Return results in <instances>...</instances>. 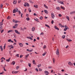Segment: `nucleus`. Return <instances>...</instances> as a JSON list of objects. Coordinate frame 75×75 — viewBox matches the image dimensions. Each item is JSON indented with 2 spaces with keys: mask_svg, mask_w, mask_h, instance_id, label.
<instances>
[{
  "mask_svg": "<svg viewBox=\"0 0 75 75\" xmlns=\"http://www.w3.org/2000/svg\"><path fill=\"white\" fill-rule=\"evenodd\" d=\"M18 26V24H16L14 25L16 27V28H17V27Z\"/></svg>",
  "mask_w": 75,
  "mask_h": 75,
  "instance_id": "27",
  "label": "nucleus"
},
{
  "mask_svg": "<svg viewBox=\"0 0 75 75\" xmlns=\"http://www.w3.org/2000/svg\"><path fill=\"white\" fill-rule=\"evenodd\" d=\"M34 21H38V22H39L38 21V19L37 18H36V19H34Z\"/></svg>",
  "mask_w": 75,
  "mask_h": 75,
  "instance_id": "17",
  "label": "nucleus"
},
{
  "mask_svg": "<svg viewBox=\"0 0 75 75\" xmlns=\"http://www.w3.org/2000/svg\"><path fill=\"white\" fill-rule=\"evenodd\" d=\"M45 75H48L49 74V72L47 71H45Z\"/></svg>",
  "mask_w": 75,
  "mask_h": 75,
  "instance_id": "3",
  "label": "nucleus"
},
{
  "mask_svg": "<svg viewBox=\"0 0 75 75\" xmlns=\"http://www.w3.org/2000/svg\"><path fill=\"white\" fill-rule=\"evenodd\" d=\"M56 9H57V10H60V8L59 7H56Z\"/></svg>",
  "mask_w": 75,
  "mask_h": 75,
  "instance_id": "21",
  "label": "nucleus"
},
{
  "mask_svg": "<svg viewBox=\"0 0 75 75\" xmlns=\"http://www.w3.org/2000/svg\"><path fill=\"white\" fill-rule=\"evenodd\" d=\"M21 30H22V31H24V29H23L22 28H21Z\"/></svg>",
  "mask_w": 75,
  "mask_h": 75,
  "instance_id": "62",
  "label": "nucleus"
},
{
  "mask_svg": "<svg viewBox=\"0 0 75 75\" xmlns=\"http://www.w3.org/2000/svg\"><path fill=\"white\" fill-rule=\"evenodd\" d=\"M42 18H43V17H42V16H41L40 18V20H42Z\"/></svg>",
  "mask_w": 75,
  "mask_h": 75,
  "instance_id": "38",
  "label": "nucleus"
},
{
  "mask_svg": "<svg viewBox=\"0 0 75 75\" xmlns=\"http://www.w3.org/2000/svg\"><path fill=\"white\" fill-rule=\"evenodd\" d=\"M28 55H29V54H28V55H26V56H25V57H26V58H27V57H28Z\"/></svg>",
  "mask_w": 75,
  "mask_h": 75,
  "instance_id": "50",
  "label": "nucleus"
},
{
  "mask_svg": "<svg viewBox=\"0 0 75 75\" xmlns=\"http://www.w3.org/2000/svg\"><path fill=\"white\" fill-rule=\"evenodd\" d=\"M62 38L63 39H64V38L65 37V35H63V36H62Z\"/></svg>",
  "mask_w": 75,
  "mask_h": 75,
  "instance_id": "29",
  "label": "nucleus"
},
{
  "mask_svg": "<svg viewBox=\"0 0 75 75\" xmlns=\"http://www.w3.org/2000/svg\"><path fill=\"white\" fill-rule=\"evenodd\" d=\"M3 31H4V29H3L1 32V33H3Z\"/></svg>",
  "mask_w": 75,
  "mask_h": 75,
  "instance_id": "53",
  "label": "nucleus"
},
{
  "mask_svg": "<svg viewBox=\"0 0 75 75\" xmlns=\"http://www.w3.org/2000/svg\"><path fill=\"white\" fill-rule=\"evenodd\" d=\"M60 3V4H64V1H63V2L61 1Z\"/></svg>",
  "mask_w": 75,
  "mask_h": 75,
  "instance_id": "32",
  "label": "nucleus"
},
{
  "mask_svg": "<svg viewBox=\"0 0 75 75\" xmlns=\"http://www.w3.org/2000/svg\"><path fill=\"white\" fill-rule=\"evenodd\" d=\"M44 12L46 13V14H48V12L47 10H45Z\"/></svg>",
  "mask_w": 75,
  "mask_h": 75,
  "instance_id": "6",
  "label": "nucleus"
},
{
  "mask_svg": "<svg viewBox=\"0 0 75 75\" xmlns=\"http://www.w3.org/2000/svg\"><path fill=\"white\" fill-rule=\"evenodd\" d=\"M15 63H16V62L14 61H13L12 63H11V65H14L15 64Z\"/></svg>",
  "mask_w": 75,
  "mask_h": 75,
  "instance_id": "5",
  "label": "nucleus"
},
{
  "mask_svg": "<svg viewBox=\"0 0 75 75\" xmlns=\"http://www.w3.org/2000/svg\"><path fill=\"white\" fill-rule=\"evenodd\" d=\"M4 71H7V70H6V69H5V67H4Z\"/></svg>",
  "mask_w": 75,
  "mask_h": 75,
  "instance_id": "49",
  "label": "nucleus"
},
{
  "mask_svg": "<svg viewBox=\"0 0 75 75\" xmlns=\"http://www.w3.org/2000/svg\"><path fill=\"white\" fill-rule=\"evenodd\" d=\"M13 28H16V27H15V26H13Z\"/></svg>",
  "mask_w": 75,
  "mask_h": 75,
  "instance_id": "60",
  "label": "nucleus"
},
{
  "mask_svg": "<svg viewBox=\"0 0 75 75\" xmlns=\"http://www.w3.org/2000/svg\"><path fill=\"white\" fill-rule=\"evenodd\" d=\"M15 32L16 33H17L18 31V30H15Z\"/></svg>",
  "mask_w": 75,
  "mask_h": 75,
  "instance_id": "42",
  "label": "nucleus"
},
{
  "mask_svg": "<svg viewBox=\"0 0 75 75\" xmlns=\"http://www.w3.org/2000/svg\"><path fill=\"white\" fill-rule=\"evenodd\" d=\"M0 48L1 49V51H3V47H2V46H0Z\"/></svg>",
  "mask_w": 75,
  "mask_h": 75,
  "instance_id": "9",
  "label": "nucleus"
},
{
  "mask_svg": "<svg viewBox=\"0 0 75 75\" xmlns=\"http://www.w3.org/2000/svg\"><path fill=\"white\" fill-rule=\"evenodd\" d=\"M13 3L14 4H17V2L14 1L13 2Z\"/></svg>",
  "mask_w": 75,
  "mask_h": 75,
  "instance_id": "36",
  "label": "nucleus"
},
{
  "mask_svg": "<svg viewBox=\"0 0 75 75\" xmlns=\"http://www.w3.org/2000/svg\"><path fill=\"white\" fill-rule=\"evenodd\" d=\"M67 40L68 41H69L70 42H71V41H72V40H71L70 39L69 40L67 39Z\"/></svg>",
  "mask_w": 75,
  "mask_h": 75,
  "instance_id": "20",
  "label": "nucleus"
},
{
  "mask_svg": "<svg viewBox=\"0 0 75 75\" xmlns=\"http://www.w3.org/2000/svg\"><path fill=\"white\" fill-rule=\"evenodd\" d=\"M3 24V23H2V22L0 23V26H1V25H2Z\"/></svg>",
  "mask_w": 75,
  "mask_h": 75,
  "instance_id": "22",
  "label": "nucleus"
},
{
  "mask_svg": "<svg viewBox=\"0 0 75 75\" xmlns=\"http://www.w3.org/2000/svg\"><path fill=\"white\" fill-rule=\"evenodd\" d=\"M10 59H11V58L10 57L8 59H6V62H9L10 61Z\"/></svg>",
  "mask_w": 75,
  "mask_h": 75,
  "instance_id": "8",
  "label": "nucleus"
},
{
  "mask_svg": "<svg viewBox=\"0 0 75 75\" xmlns=\"http://www.w3.org/2000/svg\"><path fill=\"white\" fill-rule=\"evenodd\" d=\"M25 4H26V6H27L28 7H29V6H30V5L28 4V3H25Z\"/></svg>",
  "mask_w": 75,
  "mask_h": 75,
  "instance_id": "13",
  "label": "nucleus"
},
{
  "mask_svg": "<svg viewBox=\"0 0 75 75\" xmlns=\"http://www.w3.org/2000/svg\"><path fill=\"white\" fill-rule=\"evenodd\" d=\"M15 11H16V12H18V8H16Z\"/></svg>",
  "mask_w": 75,
  "mask_h": 75,
  "instance_id": "19",
  "label": "nucleus"
},
{
  "mask_svg": "<svg viewBox=\"0 0 75 75\" xmlns=\"http://www.w3.org/2000/svg\"><path fill=\"white\" fill-rule=\"evenodd\" d=\"M34 6L35 7V8H38V6H37V5H34Z\"/></svg>",
  "mask_w": 75,
  "mask_h": 75,
  "instance_id": "24",
  "label": "nucleus"
},
{
  "mask_svg": "<svg viewBox=\"0 0 75 75\" xmlns=\"http://www.w3.org/2000/svg\"><path fill=\"white\" fill-rule=\"evenodd\" d=\"M10 46H11V48H14V47L13 45H11Z\"/></svg>",
  "mask_w": 75,
  "mask_h": 75,
  "instance_id": "34",
  "label": "nucleus"
},
{
  "mask_svg": "<svg viewBox=\"0 0 75 75\" xmlns=\"http://www.w3.org/2000/svg\"><path fill=\"white\" fill-rule=\"evenodd\" d=\"M3 29V26H1L0 27V29L2 30Z\"/></svg>",
  "mask_w": 75,
  "mask_h": 75,
  "instance_id": "47",
  "label": "nucleus"
},
{
  "mask_svg": "<svg viewBox=\"0 0 75 75\" xmlns=\"http://www.w3.org/2000/svg\"><path fill=\"white\" fill-rule=\"evenodd\" d=\"M61 2V1H59V0L57 1V2L58 3H60Z\"/></svg>",
  "mask_w": 75,
  "mask_h": 75,
  "instance_id": "43",
  "label": "nucleus"
},
{
  "mask_svg": "<svg viewBox=\"0 0 75 75\" xmlns=\"http://www.w3.org/2000/svg\"><path fill=\"white\" fill-rule=\"evenodd\" d=\"M46 48V45H44L43 46V48Z\"/></svg>",
  "mask_w": 75,
  "mask_h": 75,
  "instance_id": "57",
  "label": "nucleus"
},
{
  "mask_svg": "<svg viewBox=\"0 0 75 75\" xmlns=\"http://www.w3.org/2000/svg\"><path fill=\"white\" fill-rule=\"evenodd\" d=\"M20 22V21H15V23H17Z\"/></svg>",
  "mask_w": 75,
  "mask_h": 75,
  "instance_id": "30",
  "label": "nucleus"
},
{
  "mask_svg": "<svg viewBox=\"0 0 75 75\" xmlns=\"http://www.w3.org/2000/svg\"><path fill=\"white\" fill-rule=\"evenodd\" d=\"M18 13H19V14H21V12H20V11L19 10L18 11Z\"/></svg>",
  "mask_w": 75,
  "mask_h": 75,
  "instance_id": "44",
  "label": "nucleus"
},
{
  "mask_svg": "<svg viewBox=\"0 0 75 75\" xmlns=\"http://www.w3.org/2000/svg\"><path fill=\"white\" fill-rule=\"evenodd\" d=\"M61 8H62V9H63V10H64V8L63 7L61 6Z\"/></svg>",
  "mask_w": 75,
  "mask_h": 75,
  "instance_id": "41",
  "label": "nucleus"
},
{
  "mask_svg": "<svg viewBox=\"0 0 75 75\" xmlns=\"http://www.w3.org/2000/svg\"><path fill=\"white\" fill-rule=\"evenodd\" d=\"M66 17L67 18V19L68 20V21H69V16H66Z\"/></svg>",
  "mask_w": 75,
  "mask_h": 75,
  "instance_id": "12",
  "label": "nucleus"
},
{
  "mask_svg": "<svg viewBox=\"0 0 75 75\" xmlns=\"http://www.w3.org/2000/svg\"><path fill=\"white\" fill-rule=\"evenodd\" d=\"M59 17H62V15L61 14H59Z\"/></svg>",
  "mask_w": 75,
  "mask_h": 75,
  "instance_id": "55",
  "label": "nucleus"
},
{
  "mask_svg": "<svg viewBox=\"0 0 75 75\" xmlns=\"http://www.w3.org/2000/svg\"><path fill=\"white\" fill-rule=\"evenodd\" d=\"M20 68V67H19V66H17L16 67V69H18V68Z\"/></svg>",
  "mask_w": 75,
  "mask_h": 75,
  "instance_id": "45",
  "label": "nucleus"
},
{
  "mask_svg": "<svg viewBox=\"0 0 75 75\" xmlns=\"http://www.w3.org/2000/svg\"><path fill=\"white\" fill-rule=\"evenodd\" d=\"M51 14L52 15V18L54 19V17H55V15H54V13H52Z\"/></svg>",
  "mask_w": 75,
  "mask_h": 75,
  "instance_id": "2",
  "label": "nucleus"
},
{
  "mask_svg": "<svg viewBox=\"0 0 75 75\" xmlns=\"http://www.w3.org/2000/svg\"><path fill=\"white\" fill-rule=\"evenodd\" d=\"M68 64L69 65H73V64H72V63H71V62H68Z\"/></svg>",
  "mask_w": 75,
  "mask_h": 75,
  "instance_id": "10",
  "label": "nucleus"
},
{
  "mask_svg": "<svg viewBox=\"0 0 75 75\" xmlns=\"http://www.w3.org/2000/svg\"><path fill=\"white\" fill-rule=\"evenodd\" d=\"M10 41H11V39H9L8 40V42H10Z\"/></svg>",
  "mask_w": 75,
  "mask_h": 75,
  "instance_id": "37",
  "label": "nucleus"
},
{
  "mask_svg": "<svg viewBox=\"0 0 75 75\" xmlns=\"http://www.w3.org/2000/svg\"><path fill=\"white\" fill-rule=\"evenodd\" d=\"M4 47V50L5 49V48H6V44L4 45V46L3 47Z\"/></svg>",
  "mask_w": 75,
  "mask_h": 75,
  "instance_id": "48",
  "label": "nucleus"
},
{
  "mask_svg": "<svg viewBox=\"0 0 75 75\" xmlns=\"http://www.w3.org/2000/svg\"><path fill=\"white\" fill-rule=\"evenodd\" d=\"M13 30H8L7 33H10L11 32H13Z\"/></svg>",
  "mask_w": 75,
  "mask_h": 75,
  "instance_id": "11",
  "label": "nucleus"
},
{
  "mask_svg": "<svg viewBox=\"0 0 75 75\" xmlns=\"http://www.w3.org/2000/svg\"><path fill=\"white\" fill-rule=\"evenodd\" d=\"M52 67L51 66L48 67V68H49V69L52 68Z\"/></svg>",
  "mask_w": 75,
  "mask_h": 75,
  "instance_id": "58",
  "label": "nucleus"
},
{
  "mask_svg": "<svg viewBox=\"0 0 75 75\" xmlns=\"http://www.w3.org/2000/svg\"><path fill=\"white\" fill-rule=\"evenodd\" d=\"M26 19L28 21H29L30 20V18H26Z\"/></svg>",
  "mask_w": 75,
  "mask_h": 75,
  "instance_id": "39",
  "label": "nucleus"
},
{
  "mask_svg": "<svg viewBox=\"0 0 75 75\" xmlns=\"http://www.w3.org/2000/svg\"><path fill=\"white\" fill-rule=\"evenodd\" d=\"M10 16H9L7 18V19H8V20H9V19H10Z\"/></svg>",
  "mask_w": 75,
  "mask_h": 75,
  "instance_id": "40",
  "label": "nucleus"
},
{
  "mask_svg": "<svg viewBox=\"0 0 75 75\" xmlns=\"http://www.w3.org/2000/svg\"><path fill=\"white\" fill-rule=\"evenodd\" d=\"M52 24H53L54 23V21L52 20L51 22Z\"/></svg>",
  "mask_w": 75,
  "mask_h": 75,
  "instance_id": "61",
  "label": "nucleus"
},
{
  "mask_svg": "<svg viewBox=\"0 0 75 75\" xmlns=\"http://www.w3.org/2000/svg\"><path fill=\"white\" fill-rule=\"evenodd\" d=\"M41 66V64H39V65H38V68H39V67H40Z\"/></svg>",
  "mask_w": 75,
  "mask_h": 75,
  "instance_id": "25",
  "label": "nucleus"
},
{
  "mask_svg": "<svg viewBox=\"0 0 75 75\" xmlns=\"http://www.w3.org/2000/svg\"><path fill=\"white\" fill-rule=\"evenodd\" d=\"M1 8H2L3 7V4H1L0 6Z\"/></svg>",
  "mask_w": 75,
  "mask_h": 75,
  "instance_id": "52",
  "label": "nucleus"
},
{
  "mask_svg": "<svg viewBox=\"0 0 75 75\" xmlns=\"http://www.w3.org/2000/svg\"><path fill=\"white\" fill-rule=\"evenodd\" d=\"M16 57L17 56V57H19V54H16Z\"/></svg>",
  "mask_w": 75,
  "mask_h": 75,
  "instance_id": "35",
  "label": "nucleus"
},
{
  "mask_svg": "<svg viewBox=\"0 0 75 75\" xmlns=\"http://www.w3.org/2000/svg\"><path fill=\"white\" fill-rule=\"evenodd\" d=\"M53 61L54 63V64H55V59L54 58L53 59Z\"/></svg>",
  "mask_w": 75,
  "mask_h": 75,
  "instance_id": "15",
  "label": "nucleus"
},
{
  "mask_svg": "<svg viewBox=\"0 0 75 75\" xmlns=\"http://www.w3.org/2000/svg\"><path fill=\"white\" fill-rule=\"evenodd\" d=\"M44 35V33H41L40 34V35Z\"/></svg>",
  "mask_w": 75,
  "mask_h": 75,
  "instance_id": "46",
  "label": "nucleus"
},
{
  "mask_svg": "<svg viewBox=\"0 0 75 75\" xmlns=\"http://www.w3.org/2000/svg\"><path fill=\"white\" fill-rule=\"evenodd\" d=\"M44 6L45 7V8H46L47 9H48V6H47L46 5H45V4H44Z\"/></svg>",
  "mask_w": 75,
  "mask_h": 75,
  "instance_id": "14",
  "label": "nucleus"
},
{
  "mask_svg": "<svg viewBox=\"0 0 75 75\" xmlns=\"http://www.w3.org/2000/svg\"><path fill=\"white\" fill-rule=\"evenodd\" d=\"M18 44L20 47H22L23 46V44L22 43H18Z\"/></svg>",
  "mask_w": 75,
  "mask_h": 75,
  "instance_id": "4",
  "label": "nucleus"
},
{
  "mask_svg": "<svg viewBox=\"0 0 75 75\" xmlns=\"http://www.w3.org/2000/svg\"><path fill=\"white\" fill-rule=\"evenodd\" d=\"M56 53L57 55H59V49H58V48L57 49V50L56 52Z\"/></svg>",
  "mask_w": 75,
  "mask_h": 75,
  "instance_id": "1",
  "label": "nucleus"
},
{
  "mask_svg": "<svg viewBox=\"0 0 75 75\" xmlns=\"http://www.w3.org/2000/svg\"><path fill=\"white\" fill-rule=\"evenodd\" d=\"M47 54V52H45L44 54H42L43 56H44V55H45V54Z\"/></svg>",
  "mask_w": 75,
  "mask_h": 75,
  "instance_id": "26",
  "label": "nucleus"
},
{
  "mask_svg": "<svg viewBox=\"0 0 75 75\" xmlns=\"http://www.w3.org/2000/svg\"><path fill=\"white\" fill-rule=\"evenodd\" d=\"M27 51H29V52H32V51H33V50H29V49H27Z\"/></svg>",
  "mask_w": 75,
  "mask_h": 75,
  "instance_id": "7",
  "label": "nucleus"
},
{
  "mask_svg": "<svg viewBox=\"0 0 75 75\" xmlns=\"http://www.w3.org/2000/svg\"><path fill=\"white\" fill-rule=\"evenodd\" d=\"M26 16L28 17V14H27L26 15Z\"/></svg>",
  "mask_w": 75,
  "mask_h": 75,
  "instance_id": "59",
  "label": "nucleus"
},
{
  "mask_svg": "<svg viewBox=\"0 0 75 75\" xmlns=\"http://www.w3.org/2000/svg\"><path fill=\"white\" fill-rule=\"evenodd\" d=\"M67 29L65 28L64 29V31H67Z\"/></svg>",
  "mask_w": 75,
  "mask_h": 75,
  "instance_id": "63",
  "label": "nucleus"
},
{
  "mask_svg": "<svg viewBox=\"0 0 75 75\" xmlns=\"http://www.w3.org/2000/svg\"><path fill=\"white\" fill-rule=\"evenodd\" d=\"M54 28H55L56 29V28H57V26H56V25L54 27Z\"/></svg>",
  "mask_w": 75,
  "mask_h": 75,
  "instance_id": "64",
  "label": "nucleus"
},
{
  "mask_svg": "<svg viewBox=\"0 0 75 75\" xmlns=\"http://www.w3.org/2000/svg\"><path fill=\"white\" fill-rule=\"evenodd\" d=\"M13 13H16V9H14L13 10Z\"/></svg>",
  "mask_w": 75,
  "mask_h": 75,
  "instance_id": "16",
  "label": "nucleus"
},
{
  "mask_svg": "<svg viewBox=\"0 0 75 75\" xmlns=\"http://www.w3.org/2000/svg\"><path fill=\"white\" fill-rule=\"evenodd\" d=\"M45 26H46V27H48L49 28H50V26L49 25H47V24H45Z\"/></svg>",
  "mask_w": 75,
  "mask_h": 75,
  "instance_id": "28",
  "label": "nucleus"
},
{
  "mask_svg": "<svg viewBox=\"0 0 75 75\" xmlns=\"http://www.w3.org/2000/svg\"><path fill=\"white\" fill-rule=\"evenodd\" d=\"M33 64H35V60H33Z\"/></svg>",
  "mask_w": 75,
  "mask_h": 75,
  "instance_id": "33",
  "label": "nucleus"
},
{
  "mask_svg": "<svg viewBox=\"0 0 75 75\" xmlns=\"http://www.w3.org/2000/svg\"><path fill=\"white\" fill-rule=\"evenodd\" d=\"M28 10L29 11V12H30V13H31V9H30V8H28Z\"/></svg>",
  "mask_w": 75,
  "mask_h": 75,
  "instance_id": "18",
  "label": "nucleus"
},
{
  "mask_svg": "<svg viewBox=\"0 0 75 75\" xmlns=\"http://www.w3.org/2000/svg\"><path fill=\"white\" fill-rule=\"evenodd\" d=\"M34 30H35V28H34V27H33L32 28V30L33 31H34Z\"/></svg>",
  "mask_w": 75,
  "mask_h": 75,
  "instance_id": "23",
  "label": "nucleus"
},
{
  "mask_svg": "<svg viewBox=\"0 0 75 75\" xmlns=\"http://www.w3.org/2000/svg\"><path fill=\"white\" fill-rule=\"evenodd\" d=\"M27 38H29V39H31L30 38H31L30 37H27Z\"/></svg>",
  "mask_w": 75,
  "mask_h": 75,
  "instance_id": "51",
  "label": "nucleus"
},
{
  "mask_svg": "<svg viewBox=\"0 0 75 75\" xmlns=\"http://www.w3.org/2000/svg\"><path fill=\"white\" fill-rule=\"evenodd\" d=\"M28 65L29 67H31V64H30V63H28Z\"/></svg>",
  "mask_w": 75,
  "mask_h": 75,
  "instance_id": "31",
  "label": "nucleus"
},
{
  "mask_svg": "<svg viewBox=\"0 0 75 75\" xmlns=\"http://www.w3.org/2000/svg\"><path fill=\"white\" fill-rule=\"evenodd\" d=\"M21 1H18V3H20Z\"/></svg>",
  "mask_w": 75,
  "mask_h": 75,
  "instance_id": "56",
  "label": "nucleus"
},
{
  "mask_svg": "<svg viewBox=\"0 0 75 75\" xmlns=\"http://www.w3.org/2000/svg\"><path fill=\"white\" fill-rule=\"evenodd\" d=\"M39 71H42V69H39Z\"/></svg>",
  "mask_w": 75,
  "mask_h": 75,
  "instance_id": "54",
  "label": "nucleus"
}]
</instances>
